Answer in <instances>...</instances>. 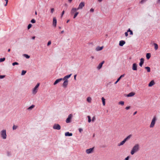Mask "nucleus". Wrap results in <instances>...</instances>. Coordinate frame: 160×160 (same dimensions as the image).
Segmentation results:
<instances>
[{"mask_svg": "<svg viewBox=\"0 0 160 160\" xmlns=\"http://www.w3.org/2000/svg\"><path fill=\"white\" fill-rule=\"evenodd\" d=\"M72 1V0H68V2H71Z\"/></svg>", "mask_w": 160, "mask_h": 160, "instance_id": "nucleus-58", "label": "nucleus"}, {"mask_svg": "<svg viewBox=\"0 0 160 160\" xmlns=\"http://www.w3.org/2000/svg\"><path fill=\"white\" fill-rule=\"evenodd\" d=\"M135 95V93L133 92H131L130 93H129L127 95V96L128 97H132L133 96Z\"/></svg>", "mask_w": 160, "mask_h": 160, "instance_id": "nucleus-22", "label": "nucleus"}, {"mask_svg": "<svg viewBox=\"0 0 160 160\" xmlns=\"http://www.w3.org/2000/svg\"><path fill=\"white\" fill-rule=\"evenodd\" d=\"M129 157V156H128L126 157L124 160H128Z\"/></svg>", "mask_w": 160, "mask_h": 160, "instance_id": "nucleus-52", "label": "nucleus"}, {"mask_svg": "<svg viewBox=\"0 0 160 160\" xmlns=\"http://www.w3.org/2000/svg\"><path fill=\"white\" fill-rule=\"evenodd\" d=\"M17 128V126H15V125H13V130H15Z\"/></svg>", "mask_w": 160, "mask_h": 160, "instance_id": "nucleus-42", "label": "nucleus"}, {"mask_svg": "<svg viewBox=\"0 0 160 160\" xmlns=\"http://www.w3.org/2000/svg\"><path fill=\"white\" fill-rule=\"evenodd\" d=\"M92 58H93V57H92Z\"/></svg>", "mask_w": 160, "mask_h": 160, "instance_id": "nucleus-64", "label": "nucleus"}, {"mask_svg": "<svg viewBox=\"0 0 160 160\" xmlns=\"http://www.w3.org/2000/svg\"><path fill=\"white\" fill-rule=\"evenodd\" d=\"M57 20L56 18L54 17L53 19V26L56 27L57 24Z\"/></svg>", "mask_w": 160, "mask_h": 160, "instance_id": "nucleus-11", "label": "nucleus"}, {"mask_svg": "<svg viewBox=\"0 0 160 160\" xmlns=\"http://www.w3.org/2000/svg\"><path fill=\"white\" fill-rule=\"evenodd\" d=\"M130 108V106H128V107H126L125 108V109L126 110H128V109H129Z\"/></svg>", "mask_w": 160, "mask_h": 160, "instance_id": "nucleus-49", "label": "nucleus"}, {"mask_svg": "<svg viewBox=\"0 0 160 160\" xmlns=\"http://www.w3.org/2000/svg\"><path fill=\"white\" fill-rule=\"evenodd\" d=\"M128 32H130V35H132L133 34V32L132 31L130 30V29L129 28L128 30Z\"/></svg>", "mask_w": 160, "mask_h": 160, "instance_id": "nucleus-30", "label": "nucleus"}, {"mask_svg": "<svg viewBox=\"0 0 160 160\" xmlns=\"http://www.w3.org/2000/svg\"><path fill=\"white\" fill-rule=\"evenodd\" d=\"M35 15H37V11H35Z\"/></svg>", "mask_w": 160, "mask_h": 160, "instance_id": "nucleus-59", "label": "nucleus"}, {"mask_svg": "<svg viewBox=\"0 0 160 160\" xmlns=\"http://www.w3.org/2000/svg\"><path fill=\"white\" fill-rule=\"evenodd\" d=\"M5 75H0V78L2 79L4 78L5 77Z\"/></svg>", "mask_w": 160, "mask_h": 160, "instance_id": "nucleus-43", "label": "nucleus"}, {"mask_svg": "<svg viewBox=\"0 0 160 160\" xmlns=\"http://www.w3.org/2000/svg\"><path fill=\"white\" fill-rule=\"evenodd\" d=\"M68 81L67 80H66L63 82V86L64 88H66L67 87V86L68 84Z\"/></svg>", "mask_w": 160, "mask_h": 160, "instance_id": "nucleus-10", "label": "nucleus"}, {"mask_svg": "<svg viewBox=\"0 0 160 160\" xmlns=\"http://www.w3.org/2000/svg\"><path fill=\"white\" fill-rule=\"evenodd\" d=\"M34 105H32L30 107H29L28 108V110H31L34 107Z\"/></svg>", "mask_w": 160, "mask_h": 160, "instance_id": "nucleus-29", "label": "nucleus"}, {"mask_svg": "<svg viewBox=\"0 0 160 160\" xmlns=\"http://www.w3.org/2000/svg\"><path fill=\"white\" fill-rule=\"evenodd\" d=\"M79 12H76L74 15L73 18H75L78 15V14Z\"/></svg>", "mask_w": 160, "mask_h": 160, "instance_id": "nucleus-28", "label": "nucleus"}, {"mask_svg": "<svg viewBox=\"0 0 160 160\" xmlns=\"http://www.w3.org/2000/svg\"><path fill=\"white\" fill-rule=\"evenodd\" d=\"M5 58H0V62H2L4 61L5 60Z\"/></svg>", "mask_w": 160, "mask_h": 160, "instance_id": "nucleus-33", "label": "nucleus"}, {"mask_svg": "<svg viewBox=\"0 0 160 160\" xmlns=\"http://www.w3.org/2000/svg\"><path fill=\"white\" fill-rule=\"evenodd\" d=\"M137 65L136 63H134L132 65V69L133 70H137Z\"/></svg>", "mask_w": 160, "mask_h": 160, "instance_id": "nucleus-12", "label": "nucleus"}, {"mask_svg": "<svg viewBox=\"0 0 160 160\" xmlns=\"http://www.w3.org/2000/svg\"><path fill=\"white\" fill-rule=\"evenodd\" d=\"M72 114H70L68 117V118H67V119L66 120V122L67 123H69L71 121V119L72 118Z\"/></svg>", "mask_w": 160, "mask_h": 160, "instance_id": "nucleus-7", "label": "nucleus"}, {"mask_svg": "<svg viewBox=\"0 0 160 160\" xmlns=\"http://www.w3.org/2000/svg\"><path fill=\"white\" fill-rule=\"evenodd\" d=\"M65 136H72V133H69V132H67L65 133Z\"/></svg>", "mask_w": 160, "mask_h": 160, "instance_id": "nucleus-21", "label": "nucleus"}, {"mask_svg": "<svg viewBox=\"0 0 160 160\" xmlns=\"http://www.w3.org/2000/svg\"><path fill=\"white\" fill-rule=\"evenodd\" d=\"M87 117H88V122H91V119L90 117L89 116H88Z\"/></svg>", "mask_w": 160, "mask_h": 160, "instance_id": "nucleus-32", "label": "nucleus"}, {"mask_svg": "<svg viewBox=\"0 0 160 160\" xmlns=\"http://www.w3.org/2000/svg\"><path fill=\"white\" fill-rule=\"evenodd\" d=\"M63 31H61V33H63Z\"/></svg>", "mask_w": 160, "mask_h": 160, "instance_id": "nucleus-63", "label": "nucleus"}, {"mask_svg": "<svg viewBox=\"0 0 160 160\" xmlns=\"http://www.w3.org/2000/svg\"><path fill=\"white\" fill-rule=\"evenodd\" d=\"M137 113V112H135L134 113H133V115H135V114H136V113Z\"/></svg>", "mask_w": 160, "mask_h": 160, "instance_id": "nucleus-57", "label": "nucleus"}, {"mask_svg": "<svg viewBox=\"0 0 160 160\" xmlns=\"http://www.w3.org/2000/svg\"><path fill=\"white\" fill-rule=\"evenodd\" d=\"M1 134L2 137L3 139H5L6 138L7 135L6 134V131L5 130H3L1 131Z\"/></svg>", "mask_w": 160, "mask_h": 160, "instance_id": "nucleus-5", "label": "nucleus"}, {"mask_svg": "<svg viewBox=\"0 0 160 160\" xmlns=\"http://www.w3.org/2000/svg\"><path fill=\"white\" fill-rule=\"evenodd\" d=\"M104 62V61H103L101 63H100L98 67V68L99 69H100L102 68V65Z\"/></svg>", "mask_w": 160, "mask_h": 160, "instance_id": "nucleus-17", "label": "nucleus"}, {"mask_svg": "<svg viewBox=\"0 0 160 160\" xmlns=\"http://www.w3.org/2000/svg\"><path fill=\"white\" fill-rule=\"evenodd\" d=\"M39 86V83H38L35 87L33 88L32 91V93L33 94H35L38 92V88Z\"/></svg>", "mask_w": 160, "mask_h": 160, "instance_id": "nucleus-4", "label": "nucleus"}, {"mask_svg": "<svg viewBox=\"0 0 160 160\" xmlns=\"http://www.w3.org/2000/svg\"><path fill=\"white\" fill-rule=\"evenodd\" d=\"M124 102L122 101H120L119 102V104H120L122 105H123L124 104Z\"/></svg>", "mask_w": 160, "mask_h": 160, "instance_id": "nucleus-35", "label": "nucleus"}, {"mask_svg": "<svg viewBox=\"0 0 160 160\" xmlns=\"http://www.w3.org/2000/svg\"><path fill=\"white\" fill-rule=\"evenodd\" d=\"M124 75H122L119 78H121L122 77H124Z\"/></svg>", "mask_w": 160, "mask_h": 160, "instance_id": "nucleus-53", "label": "nucleus"}, {"mask_svg": "<svg viewBox=\"0 0 160 160\" xmlns=\"http://www.w3.org/2000/svg\"><path fill=\"white\" fill-rule=\"evenodd\" d=\"M35 38V36H33V37H32V39H34Z\"/></svg>", "mask_w": 160, "mask_h": 160, "instance_id": "nucleus-56", "label": "nucleus"}, {"mask_svg": "<svg viewBox=\"0 0 160 160\" xmlns=\"http://www.w3.org/2000/svg\"><path fill=\"white\" fill-rule=\"evenodd\" d=\"M145 68L147 69V71L148 72H150V68L149 67H145Z\"/></svg>", "mask_w": 160, "mask_h": 160, "instance_id": "nucleus-27", "label": "nucleus"}, {"mask_svg": "<svg viewBox=\"0 0 160 160\" xmlns=\"http://www.w3.org/2000/svg\"><path fill=\"white\" fill-rule=\"evenodd\" d=\"M121 78H119L117 80V81L115 82V84H116L120 80Z\"/></svg>", "mask_w": 160, "mask_h": 160, "instance_id": "nucleus-41", "label": "nucleus"}, {"mask_svg": "<svg viewBox=\"0 0 160 160\" xmlns=\"http://www.w3.org/2000/svg\"><path fill=\"white\" fill-rule=\"evenodd\" d=\"M92 98L90 97H88L87 98V101L89 103H91V102Z\"/></svg>", "mask_w": 160, "mask_h": 160, "instance_id": "nucleus-23", "label": "nucleus"}, {"mask_svg": "<svg viewBox=\"0 0 160 160\" xmlns=\"http://www.w3.org/2000/svg\"><path fill=\"white\" fill-rule=\"evenodd\" d=\"M147 0H142L140 2V3L141 4H143Z\"/></svg>", "mask_w": 160, "mask_h": 160, "instance_id": "nucleus-36", "label": "nucleus"}, {"mask_svg": "<svg viewBox=\"0 0 160 160\" xmlns=\"http://www.w3.org/2000/svg\"><path fill=\"white\" fill-rule=\"evenodd\" d=\"M94 148H90L86 150V152L88 154H89L92 153L93 151Z\"/></svg>", "mask_w": 160, "mask_h": 160, "instance_id": "nucleus-9", "label": "nucleus"}, {"mask_svg": "<svg viewBox=\"0 0 160 160\" xmlns=\"http://www.w3.org/2000/svg\"><path fill=\"white\" fill-rule=\"evenodd\" d=\"M71 75H72V74H71L70 75H67V76H65V77H64L62 79V80H67V78H70V76H71Z\"/></svg>", "mask_w": 160, "mask_h": 160, "instance_id": "nucleus-20", "label": "nucleus"}, {"mask_svg": "<svg viewBox=\"0 0 160 160\" xmlns=\"http://www.w3.org/2000/svg\"><path fill=\"white\" fill-rule=\"evenodd\" d=\"M154 49L155 50H157L158 48V45L156 43H154Z\"/></svg>", "mask_w": 160, "mask_h": 160, "instance_id": "nucleus-25", "label": "nucleus"}, {"mask_svg": "<svg viewBox=\"0 0 160 160\" xmlns=\"http://www.w3.org/2000/svg\"><path fill=\"white\" fill-rule=\"evenodd\" d=\"M32 26V25L31 24H29L28 27V29H29Z\"/></svg>", "mask_w": 160, "mask_h": 160, "instance_id": "nucleus-39", "label": "nucleus"}, {"mask_svg": "<svg viewBox=\"0 0 160 160\" xmlns=\"http://www.w3.org/2000/svg\"><path fill=\"white\" fill-rule=\"evenodd\" d=\"M64 12H65L64 11V10L63 11L62 13V14H61V17H62L63 15V14L64 13Z\"/></svg>", "mask_w": 160, "mask_h": 160, "instance_id": "nucleus-47", "label": "nucleus"}, {"mask_svg": "<svg viewBox=\"0 0 160 160\" xmlns=\"http://www.w3.org/2000/svg\"><path fill=\"white\" fill-rule=\"evenodd\" d=\"M10 49H8V52H10Z\"/></svg>", "mask_w": 160, "mask_h": 160, "instance_id": "nucleus-62", "label": "nucleus"}, {"mask_svg": "<svg viewBox=\"0 0 160 160\" xmlns=\"http://www.w3.org/2000/svg\"><path fill=\"white\" fill-rule=\"evenodd\" d=\"M54 11V8H52L51 9V12L52 13Z\"/></svg>", "mask_w": 160, "mask_h": 160, "instance_id": "nucleus-40", "label": "nucleus"}, {"mask_svg": "<svg viewBox=\"0 0 160 160\" xmlns=\"http://www.w3.org/2000/svg\"><path fill=\"white\" fill-rule=\"evenodd\" d=\"M140 149V146L138 144H137L135 145L132 148V149L131 150V155H133L134 153L138 151Z\"/></svg>", "mask_w": 160, "mask_h": 160, "instance_id": "nucleus-1", "label": "nucleus"}, {"mask_svg": "<svg viewBox=\"0 0 160 160\" xmlns=\"http://www.w3.org/2000/svg\"><path fill=\"white\" fill-rule=\"evenodd\" d=\"M18 64H19V63L18 62H15L12 63V65L13 66H14L15 65H18Z\"/></svg>", "mask_w": 160, "mask_h": 160, "instance_id": "nucleus-37", "label": "nucleus"}, {"mask_svg": "<svg viewBox=\"0 0 160 160\" xmlns=\"http://www.w3.org/2000/svg\"><path fill=\"white\" fill-rule=\"evenodd\" d=\"M31 22L32 23H35L36 22V20L34 19H32L31 21Z\"/></svg>", "mask_w": 160, "mask_h": 160, "instance_id": "nucleus-38", "label": "nucleus"}, {"mask_svg": "<svg viewBox=\"0 0 160 160\" xmlns=\"http://www.w3.org/2000/svg\"><path fill=\"white\" fill-rule=\"evenodd\" d=\"M5 0L6 2V4H5V6H6L7 5V4H8V0Z\"/></svg>", "mask_w": 160, "mask_h": 160, "instance_id": "nucleus-45", "label": "nucleus"}, {"mask_svg": "<svg viewBox=\"0 0 160 160\" xmlns=\"http://www.w3.org/2000/svg\"><path fill=\"white\" fill-rule=\"evenodd\" d=\"M69 20H68L67 21V23H68L69 22Z\"/></svg>", "mask_w": 160, "mask_h": 160, "instance_id": "nucleus-60", "label": "nucleus"}, {"mask_svg": "<svg viewBox=\"0 0 160 160\" xmlns=\"http://www.w3.org/2000/svg\"><path fill=\"white\" fill-rule=\"evenodd\" d=\"M76 75H75L74 76V79L75 80H76Z\"/></svg>", "mask_w": 160, "mask_h": 160, "instance_id": "nucleus-54", "label": "nucleus"}, {"mask_svg": "<svg viewBox=\"0 0 160 160\" xmlns=\"http://www.w3.org/2000/svg\"><path fill=\"white\" fill-rule=\"evenodd\" d=\"M51 43V41H49L47 45L48 46L50 45Z\"/></svg>", "mask_w": 160, "mask_h": 160, "instance_id": "nucleus-46", "label": "nucleus"}, {"mask_svg": "<svg viewBox=\"0 0 160 160\" xmlns=\"http://www.w3.org/2000/svg\"><path fill=\"white\" fill-rule=\"evenodd\" d=\"M102 101L103 105V106H105V99L103 97H102Z\"/></svg>", "mask_w": 160, "mask_h": 160, "instance_id": "nucleus-24", "label": "nucleus"}, {"mask_svg": "<svg viewBox=\"0 0 160 160\" xmlns=\"http://www.w3.org/2000/svg\"><path fill=\"white\" fill-rule=\"evenodd\" d=\"M26 72V71H24V70H22V73H21V74L22 75H24Z\"/></svg>", "mask_w": 160, "mask_h": 160, "instance_id": "nucleus-34", "label": "nucleus"}, {"mask_svg": "<svg viewBox=\"0 0 160 160\" xmlns=\"http://www.w3.org/2000/svg\"><path fill=\"white\" fill-rule=\"evenodd\" d=\"M131 136H132L131 135H130L129 136H128L126 138H125L120 143H118V146H120L123 145L127 140L129 139L130 138Z\"/></svg>", "mask_w": 160, "mask_h": 160, "instance_id": "nucleus-2", "label": "nucleus"}, {"mask_svg": "<svg viewBox=\"0 0 160 160\" xmlns=\"http://www.w3.org/2000/svg\"><path fill=\"white\" fill-rule=\"evenodd\" d=\"M85 3L83 2H81L79 4L78 7L77 8V9H81L84 6Z\"/></svg>", "mask_w": 160, "mask_h": 160, "instance_id": "nucleus-8", "label": "nucleus"}, {"mask_svg": "<svg viewBox=\"0 0 160 160\" xmlns=\"http://www.w3.org/2000/svg\"><path fill=\"white\" fill-rule=\"evenodd\" d=\"M155 84L153 80L151 81L148 84V86L151 87Z\"/></svg>", "mask_w": 160, "mask_h": 160, "instance_id": "nucleus-18", "label": "nucleus"}, {"mask_svg": "<svg viewBox=\"0 0 160 160\" xmlns=\"http://www.w3.org/2000/svg\"><path fill=\"white\" fill-rule=\"evenodd\" d=\"M144 59L143 58H141L140 59V62L139 63V66L140 67H142L143 63H144Z\"/></svg>", "mask_w": 160, "mask_h": 160, "instance_id": "nucleus-15", "label": "nucleus"}, {"mask_svg": "<svg viewBox=\"0 0 160 160\" xmlns=\"http://www.w3.org/2000/svg\"><path fill=\"white\" fill-rule=\"evenodd\" d=\"M94 9L92 8H91L90 10V11L91 12H94Z\"/></svg>", "mask_w": 160, "mask_h": 160, "instance_id": "nucleus-50", "label": "nucleus"}, {"mask_svg": "<svg viewBox=\"0 0 160 160\" xmlns=\"http://www.w3.org/2000/svg\"><path fill=\"white\" fill-rule=\"evenodd\" d=\"M128 31L127 32H126L125 33V36L126 37H127L128 35Z\"/></svg>", "mask_w": 160, "mask_h": 160, "instance_id": "nucleus-48", "label": "nucleus"}, {"mask_svg": "<svg viewBox=\"0 0 160 160\" xmlns=\"http://www.w3.org/2000/svg\"><path fill=\"white\" fill-rule=\"evenodd\" d=\"M157 2L160 4V0H158L157 1Z\"/></svg>", "mask_w": 160, "mask_h": 160, "instance_id": "nucleus-55", "label": "nucleus"}, {"mask_svg": "<svg viewBox=\"0 0 160 160\" xmlns=\"http://www.w3.org/2000/svg\"><path fill=\"white\" fill-rule=\"evenodd\" d=\"M125 43V42L123 40H121L119 42V45L122 46Z\"/></svg>", "mask_w": 160, "mask_h": 160, "instance_id": "nucleus-16", "label": "nucleus"}, {"mask_svg": "<svg viewBox=\"0 0 160 160\" xmlns=\"http://www.w3.org/2000/svg\"><path fill=\"white\" fill-rule=\"evenodd\" d=\"M79 132H81L82 131V128H79Z\"/></svg>", "mask_w": 160, "mask_h": 160, "instance_id": "nucleus-51", "label": "nucleus"}, {"mask_svg": "<svg viewBox=\"0 0 160 160\" xmlns=\"http://www.w3.org/2000/svg\"><path fill=\"white\" fill-rule=\"evenodd\" d=\"M23 56L27 58H30V56L27 54H23Z\"/></svg>", "mask_w": 160, "mask_h": 160, "instance_id": "nucleus-31", "label": "nucleus"}, {"mask_svg": "<svg viewBox=\"0 0 160 160\" xmlns=\"http://www.w3.org/2000/svg\"><path fill=\"white\" fill-rule=\"evenodd\" d=\"M102 1V0H98V1L99 2H101Z\"/></svg>", "mask_w": 160, "mask_h": 160, "instance_id": "nucleus-61", "label": "nucleus"}, {"mask_svg": "<svg viewBox=\"0 0 160 160\" xmlns=\"http://www.w3.org/2000/svg\"><path fill=\"white\" fill-rule=\"evenodd\" d=\"M78 9H77V8H72L71 10V14H73L75 12H76L77 10Z\"/></svg>", "mask_w": 160, "mask_h": 160, "instance_id": "nucleus-14", "label": "nucleus"}, {"mask_svg": "<svg viewBox=\"0 0 160 160\" xmlns=\"http://www.w3.org/2000/svg\"><path fill=\"white\" fill-rule=\"evenodd\" d=\"M62 80V78H61L56 80L54 83V85H55L57 84L58 83L60 82Z\"/></svg>", "mask_w": 160, "mask_h": 160, "instance_id": "nucleus-13", "label": "nucleus"}, {"mask_svg": "<svg viewBox=\"0 0 160 160\" xmlns=\"http://www.w3.org/2000/svg\"><path fill=\"white\" fill-rule=\"evenodd\" d=\"M146 58L148 59H149L151 57V54L150 53H147L146 56Z\"/></svg>", "mask_w": 160, "mask_h": 160, "instance_id": "nucleus-26", "label": "nucleus"}, {"mask_svg": "<svg viewBox=\"0 0 160 160\" xmlns=\"http://www.w3.org/2000/svg\"><path fill=\"white\" fill-rule=\"evenodd\" d=\"M103 48V47H100L98 46L96 48V50L97 51H99L102 50Z\"/></svg>", "mask_w": 160, "mask_h": 160, "instance_id": "nucleus-19", "label": "nucleus"}, {"mask_svg": "<svg viewBox=\"0 0 160 160\" xmlns=\"http://www.w3.org/2000/svg\"><path fill=\"white\" fill-rule=\"evenodd\" d=\"M156 120L157 118L156 117L154 116L152 119L151 123L149 127L150 128H153L154 127Z\"/></svg>", "mask_w": 160, "mask_h": 160, "instance_id": "nucleus-3", "label": "nucleus"}, {"mask_svg": "<svg viewBox=\"0 0 160 160\" xmlns=\"http://www.w3.org/2000/svg\"><path fill=\"white\" fill-rule=\"evenodd\" d=\"M53 128L54 129L59 130L61 129V126L58 124H55L53 126Z\"/></svg>", "mask_w": 160, "mask_h": 160, "instance_id": "nucleus-6", "label": "nucleus"}, {"mask_svg": "<svg viewBox=\"0 0 160 160\" xmlns=\"http://www.w3.org/2000/svg\"><path fill=\"white\" fill-rule=\"evenodd\" d=\"M95 119H96L95 117V116H94L92 118V122H94L95 120Z\"/></svg>", "mask_w": 160, "mask_h": 160, "instance_id": "nucleus-44", "label": "nucleus"}]
</instances>
